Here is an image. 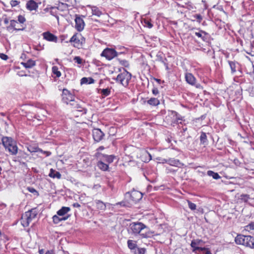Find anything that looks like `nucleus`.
<instances>
[{"mask_svg":"<svg viewBox=\"0 0 254 254\" xmlns=\"http://www.w3.org/2000/svg\"><path fill=\"white\" fill-rule=\"evenodd\" d=\"M148 228L141 222H132L131 223L128 228V231L129 233L136 235L140 234L143 238H146L149 236L148 233Z\"/></svg>","mask_w":254,"mask_h":254,"instance_id":"obj_1","label":"nucleus"},{"mask_svg":"<svg viewBox=\"0 0 254 254\" xmlns=\"http://www.w3.org/2000/svg\"><path fill=\"white\" fill-rule=\"evenodd\" d=\"M2 146L5 150L11 155H16L18 153V148L16 142L11 137L3 136L1 138Z\"/></svg>","mask_w":254,"mask_h":254,"instance_id":"obj_2","label":"nucleus"},{"mask_svg":"<svg viewBox=\"0 0 254 254\" xmlns=\"http://www.w3.org/2000/svg\"><path fill=\"white\" fill-rule=\"evenodd\" d=\"M25 17L22 15L18 16L17 20H11L9 21V25L7 26L6 29L9 31H23L25 29L26 25L24 24L26 22Z\"/></svg>","mask_w":254,"mask_h":254,"instance_id":"obj_3","label":"nucleus"},{"mask_svg":"<svg viewBox=\"0 0 254 254\" xmlns=\"http://www.w3.org/2000/svg\"><path fill=\"white\" fill-rule=\"evenodd\" d=\"M85 41V38L80 33H75L69 40V42L73 43V46L78 49L82 48Z\"/></svg>","mask_w":254,"mask_h":254,"instance_id":"obj_4","label":"nucleus"},{"mask_svg":"<svg viewBox=\"0 0 254 254\" xmlns=\"http://www.w3.org/2000/svg\"><path fill=\"white\" fill-rule=\"evenodd\" d=\"M202 242V240H196L191 241L190 246L192 247V252L196 254H211V252L208 249L198 247Z\"/></svg>","mask_w":254,"mask_h":254,"instance_id":"obj_5","label":"nucleus"},{"mask_svg":"<svg viewBox=\"0 0 254 254\" xmlns=\"http://www.w3.org/2000/svg\"><path fill=\"white\" fill-rule=\"evenodd\" d=\"M131 78V74L126 70L119 74L116 77V81L124 87H127Z\"/></svg>","mask_w":254,"mask_h":254,"instance_id":"obj_6","label":"nucleus"},{"mask_svg":"<svg viewBox=\"0 0 254 254\" xmlns=\"http://www.w3.org/2000/svg\"><path fill=\"white\" fill-rule=\"evenodd\" d=\"M38 214L36 208H33L25 212L24 215L22 217V225L24 227L29 225L32 220L34 219Z\"/></svg>","mask_w":254,"mask_h":254,"instance_id":"obj_7","label":"nucleus"},{"mask_svg":"<svg viewBox=\"0 0 254 254\" xmlns=\"http://www.w3.org/2000/svg\"><path fill=\"white\" fill-rule=\"evenodd\" d=\"M100 56L111 61L118 56V52L113 48H106L101 53Z\"/></svg>","mask_w":254,"mask_h":254,"instance_id":"obj_8","label":"nucleus"},{"mask_svg":"<svg viewBox=\"0 0 254 254\" xmlns=\"http://www.w3.org/2000/svg\"><path fill=\"white\" fill-rule=\"evenodd\" d=\"M62 96L63 101L67 104L70 102V101H73L75 98L74 95L66 89L63 90Z\"/></svg>","mask_w":254,"mask_h":254,"instance_id":"obj_9","label":"nucleus"},{"mask_svg":"<svg viewBox=\"0 0 254 254\" xmlns=\"http://www.w3.org/2000/svg\"><path fill=\"white\" fill-rule=\"evenodd\" d=\"M75 28L78 31V32L82 31L85 26V23L84 21L82 18L81 16L75 14Z\"/></svg>","mask_w":254,"mask_h":254,"instance_id":"obj_10","label":"nucleus"},{"mask_svg":"<svg viewBox=\"0 0 254 254\" xmlns=\"http://www.w3.org/2000/svg\"><path fill=\"white\" fill-rule=\"evenodd\" d=\"M44 40L51 42L57 43L58 38L55 35L52 34L50 31L43 32L42 34Z\"/></svg>","mask_w":254,"mask_h":254,"instance_id":"obj_11","label":"nucleus"},{"mask_svg":"<svg viewBox=\"0 0 254 254\" xmlns=\"http://www.w3.org/2000/svg\"><path fill=\"white\" fill-rule=\"evenodd\" d=\"M92 136L96 142H99L104 136V133L99 128H94L92 130Z\"/></svg>","mask_w":254,"mask_h":254,"instance_id":"obj_12","label":"nucleus"},{"mask_svg":"<svg viewBox=\"0 0 254 254\" xmlns=\"http://www.w3.org/2000/svg\"><path fill=\"white\" fill-rule=\"evenodd\" d=\"M164 162L169 164L171 166L181 168L184 166V164L181 163L179 160L174 158H169L164 159Z\"/></svg>","mask_w":254,"mask_h":254,"instance_id":"obj_13","label":"nucleus"},{"mask_svg":"<svg viewBox=\"0 0 254 254\" xmlns=\"http://www.w3.org/2000/svg\"><path fill=\"white\" fill-rule=\"evenodd\" d=\"M130 197L133 202H136L141 199L142 194L138 191H132L130 193Z\"/></svg>","mask_w":254,"mask_h":254,"instance_id":"obj_14","label":"nucleus"},{"mask_svg":"<svg viewBox=\"0 0 254 254\" xmlns=\"http://www.w3.org/2000/svg\"><path fill=\"white\" fill-rule=\"evenodd\" d=\"M194 34L197 37L201 38V39L204 42L207 41L209 37L208 33L200 29L198 32H195Z\"/></svg>","mask_w":254,"mask_h":254,"instance_id":"obj_15","label":"nucleus"},{"mask_svg":"<svg viewBox=\"0 0 254 254\" xmlns=\"http://www.w3.org/2000/svg\"><path fill=\"white\" fill-rule=\"evenodd\" d=\"M26 7L29 10L32 11L36 10L38 7V5L34 0H29L27 2Z\"/></svg>","mask_w":254,"mask_h":254,"instance_id":"obj_16","label":"nucleus"},{"mask_svg":"<svg viewBox=\"0 0 254 254\" xmlns=\"http://www.w3.org/2000/svg\"><path fill=\"white\" fill-rule=\"evenodd\" d=\"M185 79L187 82L191 85H194L196 82V78L191 73H186Z\"/></svg>","mask_w":254,"mask_h":254,"instance_id":"obj_17","label":"nucleus"},{"mask_svg":"<svg viewBox=\"0 0 254 254\" xmlns=\"http://www.w3.org/2000/svg\"><path fill=\"white\" fill-rule=\"evenodd\" d=\"M70 210V207L63 206L57 211V214L59 216L64 217Z\"/></svg>","mask_w":254,"mask_h":254,"instance_id":"obj_18","label":"nucleus"},{"mask_svg":"<svg viewBox=\"0 0 254 254\" xmlns=\"http://www.w3.org/2000/svg\"><path fill=\"white\" fill-rule=\"evenodd\" d=\"M21 64L26 68H30L35 65L36 62L32 59H29L27 62H22Z\"/></svg>","mask_w":254,"mask_h":254,"instance_id":"obj_19","label":"nucleus"},{"mask_svg":"<svg viewBox=\"0 0 254 254\" xmlns=\"http://www.w3.org/2000/svg\"><path fill=\"white\" fill-rule=\"evenodd\" d=\"M69 216V215H67L66 216L60 217L59 215H55L53 217V221L55 224H58L61 221L67 220Z\"/></svg>","mask_w":254,"mask_h":254,"instance_id":"obj_20","label":"nucleus"},{"mask_svg":"<svg viewBox=\"0 0 254 254\" xmlns=\"http://www.w3.org/2000/svg\"><path fill=\"white\" fill-rule=\"evenodd\" d=\"M114 158L115 157L113 155H103L102 160L108 164L113 162Z\"/></svg>","mask_w":254,"mask_h":254,"instance_id":"obj_21","label":"nucleus"},{"mask_svg":"<svg viewBox=\"0 0 254 254\" xmlns=\"http://www.w3.org/2000/svg\"><path fill=\"white\" fill-rule=\"evenodd\" d=\"M97 166L100 169L104 171H107L109 168L108 164L102 160L98 162Z\"/></svg>","mask_w":254,"mask_h":254,"instance_id":"obj_22","label":"nucleus"},{"mask_svg":"<svg viewBox=\"0 0 254 254\" xmlns=\"http://www.w3.org/2000/svg\"><path fill=\"white\" fill-rule=\"evenodd\" d=\"M94 202L96 203V207L98 209L101 210H105L106 209V204L104 203L103 201L100 200H95Z\"/></svg>","mask_w":254,"mask_h":254,"instance_id":"obj_23","label":"nucleus"},{"mask_svg":"<svg viewBox=\"0 0 254 254\" xmlns=\"http://www.w3.org/2000/svg\"><path fill=\"white\" fill-rule=\"evenodd\" d=\"M49 176L52 178L60 179L61 175L58 171L54 170L53 169H51Z\"/></svg>","mask_w":254,"mask_h":254,"instance_id":"obj_24","label":"nucleus"},{"mask_svg":"<svg viewBox=\"0 0 254 254\" xmlns=\"http://www.w3.org/2000/svg\"><path fill=\"white\" fill-rule=\"evenodd\" d=\"M147 103L150 106H156L160 104V101L157 98H151L147 101Z\"/></svg>","mask_w":254,"mask_h":254,"instance_id":"obj_25","label":"nucleus"},{"mask_svg":"<svg viewBox=\"0 0 254 254\" xmlns=\"http://www.w3.org/2000/svg\"><path fill=\"white\" fill-rule=\"evenodd\" d=\"M95 82V80L92 77H83L80 80V84H93Z\"/></svg>","mask_w":254,"mask_h":254,"instance_id":"obj_26","label":"nucleus"},{"mask_svg":"<svg viewBox=\"0 0 254 254\" xmlns=\"http://www.w3.org/2000/svg\"><path fill=\"white\" fill-rule=\"evenodd\" d=\"M91 8L92 10V13L93 15L99 17L102 14V11L99 9V8L98 7L96 6H92L91 7Z\"/></svg>","mask_w":254,"mask_h":254,"instance_id":"obj_27","label":"nucleus"},{"mask_svg":"<svg viewBox=\"0 0 254 254\" xmlns=\"http://www.w3.org/2000/svg\"><path fill=\"white\" fill-rule=\"evenodd\" d=\"M245 246L254 249V238L249 236Z\"/></svg>","mask_w":254,"mask_h":254,"instance_id":"obj_28","label":"nucleus"},{"mask_svg":"<svg viewBox=\"0 0 254 254\" xmlns=\"http://www.w3.org/2000/svg\"><path fill=\"white\" fill-rule=\"evenodd\" d=\"M203 18L202 16L200 14H196L195 15H193L192 16V18L190 19V20L192 21H196L199 23H200Z\"/></svg>","mask_w":254,"mask_h":254,"instance_id":"obj_29","label":"nucleus"},{"mask_svg":"<svg viewBox=\"0 0 254 254\" xmlns=\"http://www.w3.org/2000/svg\"><path fill=\"white\" fill-rule=\"evenodd\" d=\"M111 93V89L110 88H105L100 89V94L103 98L109 96Z\"/></svg>","mask_w":254,"mask_h":254,"instance_id":"obj_30","label":"nucleus"},{"mask_svg":"<svg viewBox=\"0 0 254 254\" xmlns=\"http://www.w3.org/2000/svg\"><path fill=\"white\" fill-rule=\"evenodd\" d=\"M52 73L56 75L57 77H60L61 76V72L57 66H53L52 68Z\"/></svg>","mask_w":254,"mask_h":254,"instance_id":"obj_31","label":"nucleus"},{"mask_svg":"<svg viewBox=\"0 0 254 254\" xmlns=\"http://www.w3.org/2000/svg\"><path fill=\"white\" fill-rule=\"evenodd\" d=\"M207 174L208 176L212 177L214 179H218L221 178V177L217 173H215L212 171H208L207 172Z\"/></svg>","mask_w":254,"mask_h":254,"instance_id":"obj_32","label":"nucleus"},{"mask_svg":"<svg viewBox=\"0 0 254 254\" xmlns=\"http://www.w3.org/2000/svg\"><path fill=\"white\" fill-rule=\"evenodd\" d=\"M127 246L128 248L130 250H134L137 248V245L135 243H134L132 240H128L127 241Z\"/></svg>","mask_w":254,"mask_h":254,"instance_id":"obj_33","label":"nucleus"},{"mask_svg":"<svg viewBox=\"0 0 254 254\" xmlns=\"http://www.w3.org/2000/svg\"><path fill=\"white\" fill-rule=\"evenodd\" d=\"M176 119H174V123L177 124H182L183 121H185L184 117L180 116L178 114H175Z\"/></svg>","mask_w":254,"mask_h":254,"instance_id":"obj_34","label":"nucleus"},{"mask_svg":"<svg viewBox=\"0 0 254 254\" xmlns=\"http://www.w3.org/2000/svg\"><path fill=\"white\" fill-rule=\"evenodd\" d=\"M200 142L202 144H205L207 142V138L206 134L205 132H202L200 136Z\"/></svg>","mask_w":254,"mask_h":254,"instance_id":"obj_35","label":"nucleus"},{"mask_svg":"<svg viewBox=\"0 0 254 254\" xmlns=\"http://www.w3.org/2000/svg\"><path fill=\"white\" fill-rule=\"evenodd\" d=\"M243 238V235H238L235 239L236 243L238 245H242L243 243H244Z\"/></svg>","mask_w":254,"mask_h":254,"instance_id":"obj_36","label":"nucleus"},{"mask_svg":"<svg viewBox=\"0 0 254 254\" xmlns=\"http://www.w3.org/2000/svg\"><path fill=\"white\" fill-rule=\"evenodd\" d=\"M228 63L231 69L232 73H234L236 72V63L234 62L228 61Z\"/></svg>","mask_w":254,"mask_h":254,"instance_id":"obj_37","label":"nucleus"},{"mask_svg":"<svg viewBox=\"0 0 254 254\" xmlns=\"http://www.w3.org/2000/svg\"><path fill=\"white\" fill-rule=\"evenodd\" d=\"M28 150L32 153V152H42V150L40 149L38 147H35L33 146H29L27 148Z\"/></svg>","mask_w":254,"mask_h":254,"instance_id":"obj_38","label":"nucleus"},{"mask_svg":"<svg viewBox=\"0 0 254 254\" xmlns=\"http://www.w3.org/2000/svg\"><path fill=\"white\" fill-rule=\"evenodd\" d=\"M146 250L144 248H137L134 251V254H144Z\"/></svg>","mask_w":254,"mask_h":254,"instance_id":"obj_39","label":"nucleus"},{"mask_svg":"<svg viewBox=\"0 0 254 254\" xmlns=\"http://www.w3.org/2000/svg\"><path fill=\"white\" fill-rule=\"evenodd\" d=\"M70 102H71L70 105L72 106H73V108H74V109L81 108V107L80 105V104L77 101H75L74 100V99H73V101H70Z\"/></svg>","mask_w":254,"mask_h":254,"instance_id":"obj_40","label":"nucleus"},{"mask_svg":"<svg viewBox=\"0 0 254 254\" xmlns=\"http://www.w3.org/2000/svg\"><path fill=\"white\" fill-rule=\"evenodd\" d=\"M250 198V195L246 194H242L240 196V199L244 202H247Z\"/></svg>","mask_w":254,"mask_h":254,"instance_id":"obj_41","label":"nucleus"},{"mask_svg":"<svg viewBox=\"0 0 254 254\" xmlns=\"http://www.w3.org/2000/svg\"><path fill=\"white\" fill-rule=\"evenodd\" d=\"M189 207L192 210H194L196 209V206L195 204L191 202L190 200H188Z\"/></svg>","mask_w":254,"mask_h":254,"instance_id":"obj_42","label":"nucleus"},{"mask_svg":"<svg viewBox=\"0 0 254 254\" xmlns=\"http://www.w3.org/2000/svg\"><path fill=\"white\" fill-rule=\"evenodd\" d=\"M27 190L30 192L34 193V194L38 195V192L32 187H28Z\"/></svg>","mask_w":254,"mask_h":254,"instance_id":"obj_43","label":"nucleus"},{"mask_svg":"<svg viewBox=\"0 0 254 254\" xmlns=\"http://www.w3.org/2000/svg\"><path fill=\"white\" fill-rule=\"evenodd\" d=\"M20 3V1L16 0H11L10 1V4L12 7L18 5Z\"/></svg>","mask_w":254,"mask_h":254,"instance_id":"obj_44","label":"nucleus"},{"mask_svg":"<svg viewBox=\"0 0 254 254\" xmlns=\"http://www.w3.org/2000/svg\"><path fill=\"white\" fill-rule=\"evenodd\" d=\"M120 63L123 66L125 67H128L129 66V64L127 61L126 60H121L120 61Z\"/></svg>","mask_w":254,"mask_h":254,"instance_id":"obj_45","label":"nucleus"},{"mask_svg":"<svg viewBox=\"0 0 254 254\" xmlns=\"http://www.w3.org/2000/svg\"><path fill=\"white\" fill-rule=\"evenodd\" d=\"M74 61L78 64H81L82 63V59L78 56L75 57L73 59Z\"/></svg>","mask_w":254,"mask_h":254,"instance_id":"obj_46","label":"nucleus"},{"mask_svg":"<svg viewBox=\"0 0 254 254\" xmlns=\"http://www.w3.org/2000/svg\"><path fill=\"white\" fill-rule=\"evenodd\" d=\"M246 230H254V222L251 223L246 226Z\"/></svg>","mask_w":254,"mask_h":254,"instance_id":"obj_47","label":"nucleus"},{"mask_svg":"<svg viewBox=\"0 0 254 254\" xmlns=\"http://www.w3.org/2000/svg\"><path fill=\"white\" fill-rule=\"evenodd\" d=\"M152 94L154 95H157L159 94V91L157 87H154L152 90Z\"/></svg>","mask_w":254,"mask_h":254,"instance_id":"obj_48","label":"nucleus"},{"mask_svg":"<svg viewBox=\"0 0 254 254\" xmlns=\"http://www.w3.org/2000/svg\"><path fill=\"white\" fill-rule=\"evenodd\" d=\"M144 23L149 28H151L153 27V24L148 20H145Z\"/></svg>","mask_w":254,"mask_h":254,"instance_id":"obj_49","label":"nucleus"},{"mask_svg":"<svg viewBox=\"0 0 254 254\" xmlns=\"http://www.w3.org/2000/svg\"><path fill=\"white\" fill-rule=\"evenodd\" d=\"M249 236H245V235H243V241L244 242V243H243L242 245H244V246H246V243L247 242V240H248V239L249 238Z\"/></svg>","mask_w":254,"mask_h":254,"instance_id":"obj_50","label":"nucleus"},{"mask_svg":"<svg viewBox=\"0 0 254 254\" xmlns=\"http://www.w3.org/2000/svg\"><path fill=\"white\" fill-rule=\"evenodd\" d=\"M0 58L3 60H7L8 59V56L4 54H0Z\"/></svg>","mask_w":254,"mask_h":254,"instance_id":"obj_51","label":"nucleus"},{"mask_svg":"<svg viewBox=\"0 0 254 254\" xmlns=\"http://www.w3.org/2000/svg\"><path fill=\"white\" fill-rule=\"evenodd\" d=\"M42 153L45 154L47 156H49L51 155V153L50 152H49V151H44L42 150V152H41Z\"/></svg>","mask_w":254,"mask_h":254,"instance_id":"obj_52","label":"nucleus"},{"mask_svg":"<svg viewBox=\"0 0 254 254\" xmlns=\"http://www.w3.org/2000/svg\"><path fill=\"white\" fill-rule=\"evenodd\" d=\"M73 206L74 207H80V205L78 203H74L73 204Z\"/></svg>","mask_w":254,"mask_h":254,"instance_id":"obj_53","label":"nucleus"},{"mask_svg":"<svg viewBox=\"0 0 254 254\" xmlns=\"http://www.w3.org/2000/svg\"><path fill=\"white\" fill-rule=\"evenodd\" d=\"M116 205H121L122 206H125L124 202H120L116 204Z\"/></svg>","mask_w":254,"mask_h":254,"instance_id":"obj_54","label":"nucleus"},{"mask_svg":"<svg viewBox=\"0 0 254 254\" xmlns=\"http://www.w3.org/2000/svg\"><path fill=\"white\" fill-rule=\"evenodd\" d=\"M2 153V148L1 146V143L0 142V154H1Z\"/></svg>","mask_w":254,"mask_h":254,"instance_id":"obj_55","label":"nucleus"},{"mask_svg":"<svg viewBox=\"0 0 254 254\" xmlns=\"http://www.w3.org/2000/svg\"><path fill=\"white\" fill-rule=\"evenodd\" d=\"M39 254H43L44 253V251L43 249L39 250Z\"/></svg>","mask_w":254,"mask_h":254,"instance_id":"obj_56","label":"nucleus"},{"mask_svg":"<svg viewBox=\"0 0 254 254\" xmlns=\"http://www.w3.org/2000/svg\"><path fill=\"white\" fill-rule=\"evenodd\" d=\"M45 254H53L52 251H48Z\"/></svg>","mask_w":254,"mask_h":254,"instance_id":"obj_57","label":"nucleus"},{"mask_svg":"<svg viewBox=\"0 0 254 254\" xmlns=\"http://www.w3.org/2000/svg\"><path fill=\"white\" fill-rule=\"evenodd\" d=\"M154 80L157 81L158 83H160V82H161V80L160 79H158V78H154Z\"/></svg>","mask_w":254,"mask_h":254,"instance_id":"obj_58","label":"nucleus"},{"mask_svg":"<svg viewBox=\"0 0 254 254\" xmlns=\"http://www.w3.org/2000/svg\"><path fill=\"white\" fill-rule=\"evenodd\" d=\"M4 23L5 24H8V20L7 19H6H6H5L4 20Z\"/></svg>","mask_w":254,"mask_h":254,"instance_id":"obj_59","label":"nucleus"},{"mask_svg":"<svg viewBox=\"0 0 254 254\" xmlns=\"http://www.w3.org/2000/svg\"><path fill=\"white\" fill-rule=\"evenodd\" d=\"M187 127L183 128V131L184 132H185V131H186L187 130Z\"/></svg>","mask_w":254,"mask_h":254,"instance_id":"obj_60","label":"nucleus"},{"mask_svg":"<svg viewBox=\"0 0 254 254\" xmlns=\"http://www.w3.org/2000/svg\"><path fill=\"white\" fill-rule=\"evenodd\" d=\"M200 86V85L199 84H198V85H196V88H199Z\"/></svg>","mask_w":254,"mask_h":254,"instance_id":"obj_61","label":"nucleus"},{"mask_svg":"<svg viewBox=\"0 0 254 254\" xmlns=\"http://www.w3.org/2000/svg\"><path fill=\"white\" fill-rule=\"evenodd\" d=\"M1 114L2 116H4L5 115V114H4L3 112H1Z\"/></svg>","mask_w":254,"mask_h":254,"instance_id":"obj_62","label":"nucleus"},{"mask_svg":"<svg viewBox=\"0 0 254 254\" xmlns=\"http://www.w3.org/2000/svg\"><path fill=\"white\" fill-rule=\"evenodd\" d=\"M1 170H2L1 168H0V174H1Z\"/></svg>","mask_w":254,"mask_h":254,"instance_id":"obj_63","label":"nucleus"},{"mask_svg":"<svg viewBox=\"0 0 254 254\" xmlns=\"http://www.w3.org/2000/svg\"><path fill=\"white\" fill-rule=\"evenodd\" d=\"M77 111L80 112V111H82V110H77Z\"/></svg>","mask_w":254,"mask_h":254,"instance_id":"obj_64","label":"nucleus"}]
</instances>
